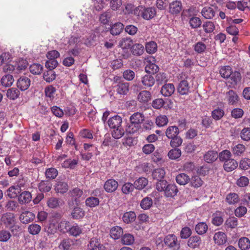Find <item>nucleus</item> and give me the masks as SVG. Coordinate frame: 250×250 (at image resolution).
<instances>
[{"instance_id": "58", "label": "nucleus", "mask_w": 250, "mask_h": 250, "mask_svg": "<svg viewBox=\"0 0 250 250\" xmlns=\"http://www.w3.org/2000/svg\"><path fill=\"white\" fill-rule=\"evenodd\" d=\"M232 149V152L234 155L239 156L245 151L246 147L244 145L238 144L234 146Z\"/></svg>"}, {"instance_id": "35", "label": "nucleus", "mask_w": 250, "mask_h": 250, "mask_svg": "<svg viewBox=\"0 0 250 250\" xmlns=\"http://www.w3.org/2000/svg\"><path fill=\"white\" fill-rule=\"evenodd\" d=\"M131 51L134 55L141 56L144 52V46L140 43H136L132 46Z\"/></svg>"}, {"instance_id": "27", "label": "nucleus", "mask_w": 250, "mask_h": 250, "mask_svg": "<svg viewBox=\"0 0 250 250\" xmlns=\"http://www.w3.org/2000/svg\"><path fill=\"white\" fill-rule=\"evenodd\" d=\"M166 135L168 138L170 139L178 135L179 133V130L178 127L176 126H170L166 129Z\"/></svg>"}, {"instance_id": "62", "label": "nucleus", "mask_w": 250, "mask_h": 250, "mask_svg": "<svg viewBox=\"0 0 250 250\" xmlns=\"http://www.w3.org/2000/svg\"><path fill=\"white\" fill-rule=\"evenodd\" d=\"M225 225L228 228H235L238 225V220L234 217H229L226 221Z\"/></svg>"}, {"instance_id": "49", "label": "nucleus", "mask_w": 250, "mask_h": 250, "mask_svg": "<svg viewBox=\"0 0 250 250\" xmlns=\"http://www.w3.org/2000/svg\"><path fill=\"white\" fill-rule=\"evenodd\" d=\"M237 7L241 11H250V0H241L238 1Z\"/></svg>"}, {"instance_id": "18", "label": "nucleus", "mask_w": 250, "mask_h": 250, "mask_svg": "<svg viewBox=\"0 0 250 250\" xmlns=\"http://www.w3.org/2000/svg\"><path fill=\"white\" fill-rule=\"evenodd\" d=\"M178 92L181 95H187L189 92V86L187 81H182L179 84Z\"/></svg>"}, {"instance_id": "50", "label": "nucleus", "mask_w": 250, "mask_h": 250, "mask_svg": "<svg viewBox=\"0 0 250 250\" xmlns=\"http://www.w3.org/2000/svg\"><path fill=\"white\" fill-rule=\"evenodd\" d=\"M85 205L90 208H94L99 204V199L95 197H89L85 200Z\"/></svg>"}, {"instance_id": "54", "label": "nucleus", "mask_w": 250, "mask_h": 250, "mask_svg": "<svg viewBox=\"0 0 250 250\" xmlns=\"http://www.w3.org/2000/svg\"><path fill=\"white\" fill-rule=\"evenodd\" d=\"M167 155L171 160L177 159L181 155V150L179 148L172 149L168 152Z\"/></svg>"}, {"instance_id": "14", "label": "nucleus", "mask_w": 250, "mask_h": 250, "mask_svg": "<svg viewBox=\"0 0 250 250\" xmlns=\"http://www.w3.org/2000/svg\"><path fill=\"white\" fill-rule=\"evenodd\" d=\"M175 91V87L172 83H166L161 88V92L165 97L171 96Z\"/></svg>"}, {"instance_id": "59", "label": "nucleus", "mask_w": 250, "mask_h": 250, "mask_svg": "<svg viewBox=\"0 0 250 250\" xmlns=\"http://www.w3.org/2000/svg\"><path fill=\"white\" fill-rule=\"evenodd\" d=\"M166 174L165 170L164 168H159L155 169L152 173L153 178L159 180L163 179Z\"/></svg>"}, {"instance_id": "15", "label": "nucleus", "mask_w": 250, "mask_h": 250, "mask_svg": "<svg viewBox=\"0 0 250 250\" xmlns=\"http://www.w3.org/2000/svg\"><path fill=\"white\" fill-rule=\"evenodd\" d=\"M129 84L127 82H121L115 86L116 90L120 95H126L129 91Z\"/></svg>"}, {"instance_id": "60", "label": "nucleus", "mask_w": 250, "mask_h": 250, "mask_svg": "<svg viewBox=\"0 0 250 250\" xmlns=\"http://www.w3.org/2000/svg\"><path fill=\"white\" fill-rule=\"evenodd\" d=\"M203 184V181L198 176H193L190 180L191 186L195 188L201 187Z\"/></svg>"}, {"instance_id": "29", "label": "nucleus", "mask_w": 250, "mask_h": 250, "mask_svg": "<svg viewBox=\"0 0 250 250\" xmlns=\"http://www.w3.org/2000/svg\"><path fill=\"white\" fill-rule=\"evenodd\" d=\"M123 234V230L119 226L113 227L110 232V236L114 239H119Z\"/></svg>"}, {"instance_id": "11", "label": "nucleus", "mask_w": 250, "mask_h": 250, "mask_svg": "<svg viewBox=\"0 0 250 250\" xmlns=\"http://www.w3.org/2000/svg\"><path fill=\"white\" fill-rule=\"evenodd\" d=\"M122 123V118L118 115H115L110 118L107 121L108 126L112 129L121 126Z\"/></svg>"}, {"instance_id": "55", "label": "nucleus", "mask_w": 250, "mask_h": 250, "mask_svg": "<svg viewBox=\"0 0 250 250\" xmlns=\"http://www.w3.org/2000/svg\"><path fill=\"white\" fill-rule=\"evenodd\" d=\"M45 176L47 179H54L58 174V170L53 167L47 168L45 172Z\"/></svg>"}, {"instance_id": "56", "label": "nucleus", "mask_w": 250, "mask_h": 250, "mask_svg": "<svg viewBox=\"0 0 250 250\" xmlns=\"http://www.w3.org/2000/svg\"><path fill=\"white\" fill-rule=\"evenodd\" d=\"M219 158L221 161L224 162V163L227 161L231 160V153L228 150H224L219 153L218 155Z\"/></svg>"}, {"instance_id": "24", "label": "nucleus", "mask_w": 250, "mask_h": 250, "mask_svg": "<svg viewBox=\"0 0 250 250\" xmlns=\"http://www.w3.org/2000/svg\"><path fill=\"white\" fill-rule=\"evenodd\" d=\"M238 167V163L233 159L227 161L224 164V169L228 172L231 171Z\"/></svg>"}, {"instance_id": "17", "label": "nucleus", "mask_w": 250, "mask_h": 250, "mask_svg": "<svg viewBox=\"0 0 250 250\" xmlns=\"http://www.w3.org/2000/svg\"><path fill=\"white\" fill-rule=\"evenodd\" d=\"M201 244V238L197 235L191 237L188 241V246L192 249L198 248Z\"/></svg>"}, {"instance_id": "57", "label": "nucleus", "mask_w": 250, "mask_h": 250, "mask_svg": "<svg viewBox=\"0 0 250 250\" xmlns=\"http://www.w3.org/2000/svg\"><path fill=\"white\" fill-rule=\"evenodd\" d=\"M73 242L71 239L68 238L64 239L61 241L59 248L63 250H69Z\"/></svg>"}, {"instance_id": "2", "label": "nucleus", "mask_w": 250, "mask_h": 250, "mask_svg": "<svg viewBox=\"0 0 250 250\" xmlns=\"http://www.w3.org/2000/svg\"><path fill=\"white\" fill-rule=\"evenodd\" d=\"M156 9L154 7L146 8L139 6L134 9V14L138 17H141L144 19L149 20L152 19L156 15Z\"/></svg>"}, {"instance_id": "13", "label": "nucleus", "mask_w": 250, "mask_h": 250, "mask_svg": "<svg viewBox=\"0 0 250 250\" xmlns=\"http://www.w3.org/2000/svg\"><path fill=\"white\" fill-rule=\"evenodd\" d=\"M89 250H105L104 245L96 238H93L90 240L88 245Z\"/></svg>"}, {"instance_id": "12", "label": "nucleus", "mask_w": 250, "mask_h": 250, "mask_svg": "<svg viewBox=\"0 0 250 250\" xmlns=\"http://www.w3.org/2000/svg\"><path fill=\"white\" fill-rule=\"evenodd\" d=\"M213 241L217 245H222L227 242V236L224 232L218 231L214 235Z\"/></svg>"}, {"instance_id": "63", "label": "nucleus", "mask_w": 250, "mask_h": 250, "mask_svg": "<svg viewBox=\"0 0 250 250\" xmlns=\"http://www.w3.org/2000/svg\"><path fill=\"white\" fill-rule=\"evenodd\" d=\"M152 200L149 197H146L144 198L140 203L141 208L144 209H149L152 205Z\"/></svg>"}, {"instance_id": "3", "label": "nucleus", "mask_w": 250, "mask_h": 250, "mask_svg": "<svg viewBox=\"0 0 250 250\" xmlns=\"http://www.w3.org/2000/svg\"><path fill=\"white\" fill-rule=\"evenodd\" d=\"M132 44V40L130 38H124L120 41L119 46L122 48L124 52L122 55L125 59H127L130 56L129 49H131L133 45Z\"/></svg>"}, {"instance_id": "42", "label": "nucleus", "mask_w": 250, "mask_h": 250, "mask_svg": "<svg viewBox=\"0 0 250 250\" xmlns=\"http://www.w3.org/2000/svg\"><path fill=\"white\" fill-rule=\"evenodd\" d=\"M68 189V186L66 183L59 181L57 182L55 187L56 192L61 193H65Z\"/></svg>"}, {"instance_id": "25", "label": "nucleus", "mask_w": 250, "mask_h": 250, "mask_svg": "<svg viewBox=\"0 0 250 250\" xmlns=\"http://www.w3.org/2000/svg\"><path fill=\"white\" fill-rule=\"evenodd\" d=\"M151 97V94L149 91L144 90L138 94V100L141 103H146L150 100Z\"/></svg>"}, {"instance_id": "40", "label": "nucleus", "mask_w": 250, "mask_h": 250, "mask_svg": "<svg viewBox=\"0 0 250 250\" xmlns=\"http://www.w3.org/2000/svg\"><path fill=\"white\" fill-rule=\"evenodd\" d=\"M147 184L148 180L144 177L139 178L134 183L135 188L138 189H142L144 188Z\"/></svg>"}, {"instance_id": "19", "label": "nucleus", "mask_w": 250, "mask_h": 250, "mask_svg": "<svg viewBox=\"0 0 250 250\" xmlns=\"http://www.w3.org/2000/svg\"><path fill=\"white\" fill-rule=\"evenodd\" d=\"M82 231L83 228L82 226H80L77 224H75L73 225H71L67 233H68L70 235L77 237L82 234Z\"/></svg>"}, {"instance_id": "6", "label": "nucleus", "mask_w": 250, "mask_h": 250, "mask_svg": "<svg viewBox=\"0 0 250 250\" xmlns=\"http://www.w3.org/2000/svg\"><path fill=\"white\" fill-rule=\"evenodd\" d=\"M226 99L229 105H235L239 101V97L236 92L230 90L226 94Z\"/></svg>"}, {"instance_id": "1", "label": "nucleus", "mask_w": 250, "mask_h": 250, "mask_svg": "<svg viewBox=\"0 0 250 250\" xmlns=\"http://www.w3.org/2000/svg\"><path fill=\"white\" fill-rule=\"evenodd\" d=\"M156 188L159 191H164L165 196L167 197L175 196L178 191L175 184H168L165 180H159L156 185Z\"/></svg>"}, {"instance_id": "9", "label": "nucleus", "mask_w": 250, "mask_h": 250, "mask_svg": "<svg viewBox=\"0 0 250 250\" xmlns=\"http://www.w3.org/2000/svg\"><path fill=\"white\" fill-rule=\"evenodd\" d=\"M118 183L113 179L107 180L104 183V188L107 192L115 191L118 188Z\"/></svg>"}, {"instance_id": "28", "label": "nucleus", "mask_w": 250, "mask_h": 250, "mask_svg": "<svg viewBox=\"0 0 250 250\" xmlns=\"http://www.w3.org/2000/svg\"><path fill=\"white\" fill-rule=\"evenodd\" d=\"M83 191L78 188H75L69 192L70 196L75 200L77 204L80 203V199L83 195Z\"/></svg>"}, {"instance_id": "20", "label": "nucleus", "mask_w": 250, "mask_h": 250, "mask_svg": "<svg viewBox=\"0 0 250 250\" xmlns=\"http://www.w3.org/2000/svg\"><path fill=\"white\" fill-rule=\"evenodd\" d=\"M215 11L212 7L206 6L201 11L202 16L207 19H212L215 15Z\"/></svg>"}, {"instance_id": "4", "label": "nucleus", "mask_w": 250, "mask_h": 250, "mask_svg": "<svg viewBox=\"0 0 250 250\" xmlns=\"http://www.w3.org/2000/svg\"><path fill=\"white\" fill-rule=\"evenodd\" d=\"M1 221L6 227L11 228L15 223L14 214L10 212L4 213L1 216Z\"/></svg>"}, {"instance_id": "34", "label": "nucleus", "mask_w": 250, "mask_h": 250, "mask_svg": "<svg viewBox=\"0 0 250 250\" xmlns=\"http://www.w3.org/2000/svg\"><path fill=\"white\" fill-rule=\"evenodd\" d=\"M142 83L146 87L152 86L155 83V79L150 75H146L142 78Z\"/></svg>"}, {"instance_id": "47", "label": "nucleus", "mask_w": 250, "mask_h": 250, "mask_svg": "<svg viewBox=\"0 0 250 250\" xmlns=\"http://www.w3.org/2000/svg\"><path fill=\"white\" fill-rule=\"evenodd\" d=\"M136 214L133 211L125 212L123 216V220L125 223H129L135 220Z\"/></svg>"}, {"instance_id": "64", "label": "nucleus", "mask_w": 250, "mask_h": 250, "mask_svg": "<svg viewBox=\"0 0 250 250\" xmlns=\"http://www.w3.org/2000/svg\"><path fill=\"white\" fill-rule=\"evenodd\" d=\"M56 75L52 70H48L43 74V79L47 83H50L56 78Z\"/></svg>"}, {"instance_id": "39", "label": "nucleus", "mask_w": 250, "mask_h": 250, "mask_svg": "<svg viewBox=\"0 0 250 250\" xmlns=\"http://www.w3.org/2000/svg\"><path fill=\"white\" fill-rule=\"evenodd\" d=\"M194 50L198 54L205 52L207 48V45L202 42H198L193 46Z\"/></svg>"}, {"instance_id": "5", "label": "nucleus", "mask_w": 250, "mask_h": 250, "mask_svg": "<svg viewBox=\"0 0 250 250\" xmlns=\"http://www.w3.org/2000/svg\"><path fill=\"white\" fill-rule=\"evenodd\" d=\"M228 79V83H230L229 86L234 87L241 82V74L238 71L232 72Z\"/></svg>"}, {"instance_id": "43", "label": "nucleus", "mask_w": 250, "mask_h": 250, "mask_svg": "<svg viewBox=\"0 0 250 250\" xmlns=\"http://www.w3.org/2000/svg\"><path fill=\"white\" fill-rule=\"evenodd\" d=\"M52 184L48 181H42L38 185L39 190L42 192H48L51 188Z\"/></svg>"}, {"instance_id": "10", "label": "nucleus", "mask_w": 250, "mask_h": 250, "mask_svg": "<svg viewBox=\"0 0 250 250\" xmlns=\"http://www.w3.org/2000/svg\"><path fill=\"white\" fill-rule=\"evenodd\" d=\"M164 242L166 246L170 248L175 249L177 247V239L174 234H169L164 239Z\"/></svg>"}, {"instance_id": "23", "label": "nucleus", "mask_w": 250, "mask_h": 250, "mask_svg": "<svg viewBox=\"0 0 250 250\" xmlns=\"http://www.w3.org/2000/svg\"><path fill=\"white\" fill-rule=\"evenodd\" d=\"M144 120V116L142 113L136 112L132 115L130 117V121L136 125H140Z\"/></svg>"}, {"instance_id": "41", "label": "nucleus", "mask_w": 250, "mask_h": 250, "mask_svg": "<svg viewBox=\"0 0 250 250\" xmlns=\"http://www.w3.org/2000/svg\"><path fill=\"white\" fill-rule=\"evenodd\" d=\"M168 119L167 116L164 115H160L157 116L155 120V123L159 127H163L167 124Z\"/></svg>"}, {"instance_id": "37", "label": "nucleus", "mask_w": 250, "mask_h": 250, "mask_svg": "<svg viewBox=\"0 0 250 250\" xmlns=\"http://www.w3.org/2000/svg\"><path fill=\"white\" fill-rule=\"evenodd\" d=\"M158 66L151 62H147L145 67V71L147 73L154 74L159 71Z\"/></svg>"}, {"instance_id": "21", "label": "nucleus", "mask_w": 250, "mask_h": 250, "mask_svg": "<svg viewBox=\"0 0 250 250\" xmlns=\"http://www.w3.org/2000/svg\"><path fill=\"white\" fill-rule=\"evenodd\" d=\"M16 73H19L25 70L28 66L27 61L23 59H19L15 62Z\"/></svg>"}, {"instance_id": "38", "label": "nucleus", "mask_w": 250, "mask_h": 250, "mask_svg": "<svg viewBox=\"0 0 250 250\" xmlns=\"http://www.w3.org/2000/svg\"><path fill=\"white\" fill-rule=\"evenodd\" d=\"M189 176L185 173H180L176 177V181L177 183L180 185H185L189 181Z\"/></svg>"}, {"instance_id": "36", "label": "nucleus", "mask_w": 250, "mask_h": 250, "mask_svg": "<svg viewBox=\"0 0 250 250\" xmlns=\"http://www.w3.org/2000/svg\"><path fill=\"white\" fill-rule=\"evenodd\" d=\"M238 245L241 250H247L250 248V240L247 237H242L239 240Z\"/></svg>"}, {"instance_id": "48", "label": "nucleus", "mask_w": 250, "mask_h": 250, "mask_svg": "<svg viewBox=\"0 0 250 250\" xmlns=\"http://www.w3.org/2000/svg\"><path fill=\"white\" fill-rule=\"evenodd\" d=\"M232 72L231 68L229 66H224L220 69V74L221 77L225 79H228Z\"/></svg>"}, {"instance_id": "26", "label": "nucleus", "mask_w": 250, "mask_h": 250, "mask_svg": "<svg viewBox=\"0 0 250 250\" xmlns=\"http://www.w3.org/2000/svg\"><path fill=\"white\" fill-rule=\"evenodd\" d=\"M239 197L236 193H229L226 195V201L229 205H234L237 204L239 202Z\"/></svg>"}, {"instance_id": "46", "label": "nucleus", "mask_w": 250, "mask_h": 250, "mask_svg": "<svg viewBox=\"0 0 250 250\" xmlns=\"http://www.w3.org/2000/svg\"><path fill=\"white\" fill-rule=\"evenodd\" d=\"M208 229V225L205 222H200L195 226V230L196 232L200 235L205 233Z\"/></svg>"}, {"instance_id": "44", "label": "nucleus", "mask_w": 250, "mask_h": 250, "mask_svg": "<svg viewBox=\"0 0 250 250\" xmlns=\"http://www.w3.org/2000/svg\"><path fill=\"white\" fill-rule=\"evenodd\" d=\"M14 82L13 76L11 75H5L1 79V84L5 87L10 86Z\"/></svg>"}, {"instance_id": "52", "label": "nucleus", "mask_w": 250, "mask_h": 250, "mask_svg": "<svg viewBox=\"0 0 250 250\" xmlns=\"http://www.w3.org/2000/svg\"><path fill=\"white\" fill-rule=\"evenodd\" d=\"M146 51L149 54H153L157 50V43L153 41L148 42L146 44Z\"/></svg>"}, {"instance_id": "16", "label": "nucleus", "mask_w": 250, "mask_h": 250, "mask_svg": "<svg viewBox=\"0 0 250 250\" xmlns=\"http://www.w3.org/2000/svg\"><path fill=\"white\" fill-rule=\"evenodd\" d=\"M31 194L27 191H23L18 197V201L21 204H27L31 201Z\"/></svg>"}, {"instance_id": "31", "label": "nucleus", "mask_w": 250, "mask_h": 250, "mask_svg": "<svg viewBox=\"0 0 250 250\" xmlns=\"http://www.w3.org/2000/svg\"><path fill=\"white\" fill-rule=\"evenodd\" d=\"M217 158V152L214 150L208 151L204 155V160L208 163L214 162Z\"/></svg>"}, {"instance_id": "8", "label": "nucleus", "mask_w": 250, "mask_h": 250, "mask_svg": "<svg viewBox=\"0 0 250 250\" xmlns=\"http://www.w3.org/2000/svg\"><path fill=\"white\" fill-rule=\"evenodd\" d=\"M30 84V79L26 76L20 77L17 82L18 87L22 91L27 89Z\"/></svg>"}, {"instance_id": "30", "label": "nucleus", "mask_w": 250, "mask_h": 250, "mask_svg": "<svg viewBox=\"0 0 250 250\" xmlns=\"http://www.w3.org/2000/svg\"><path fill=\"white\" fill-rule=\"evenodd\" d=\"M71 225L69 221L62 220L58 225V229L63 233L68 232Z\"/></svg>"}, {"instance_id": "61", "label": "nucleus", "mask_w": 250, "mask_h": 250, "mask_svg": "<svg viewBox=\"0 0 250 250\" xmlns=\"http://www.w3.org/2000/svg\"><path fill=\"white\" fill-rule=\"evenodd\" d=\"M113 129L112 135L115 139H118L121 138L125 133L124 129L122 126L118 128H113Z\"/></svg>"}, {"instance_id": "32", "label": "nucleus", "mask_w": 250, "mask_h": 250, "mask_svg": "<svg viewBox=\"0 0 250 250\" xmlns=\"http://www.w3.org/2000/svg\"><path fill=\"white\" fill-rule=\"evenodd\" d=\"M71 215L73 219L78 220L84 217L85 212L83 208L80 207H76L73 209Z\"/></svg>"}, {"instance_id": "51", "label": "nucleus", "mask_w": 250, "mask_h": 250, "mask_svg": "<svg viewBox=\"0 0 250 250\" xmlns=\"http://www.w3.org/2000/svg\"><path fill=\"white\" fill-rule=\"evenodd\" d=\"M20 94L19 90L16 88H11L7 90L6 95L7 97L11 100H15Z\"/></svg>"}, {"instance_id": "33", "label": "nucleus", "mask_w": 250, "mask_h": 250, "mask_svg": "<svg viewBox=\"0 0 250 250\" xmlns=\"http://www.w3.org/2000/svg\"><path fill=\"white\" fill-rule=\"evenodd\" d=\"M124 25L121 22H117L111 27L110 33L113 35H119L123 31Z\"/></svg>"}, {"instance_id": "53", "label": "nucleus", "mask_w": 250, "mask_h": 250, "mask_svg": "<svg viewBox=\"0 0 250 250\" xmlns=\"http://www.w3.org/2000/svg\"><path fill=\"white\" fill-rule=\"evenodd\" d=\"M30 71L34 75L40 74L43 69V66L39 63H33L30 66Z\"/></svg>"}, {"instance_id": "45", "label": "nucleus", "mask_w": 250, "mask_h": 250, "mask_svg": "<svg viewBox=\"0 0 250 250\" xmlns=\"http://www.w3.org/2000/svg\"><path fill=\"white\" fill-rule=\"evenodd\" d=\"M28 232L33 235L38 234L41 230V226L37 224L33 223L28 227Z\"/></svg>"}, {"instance_id": "7", "label": "nucleus", "mask_w": 250, "mask_h": 250, "mask_svg": "<svg viewBox=\"0 0 250 250\" xmlns=\"http://www.w3.org/2000/svg\"><path fill=\"white\" fill-rule=\"evenodd\" d=\"M35 218V215L29 211H23L20 215V220L23 224H28L32 222Z\"/></svg>"}, {"instance_id": "22", "label": "nucleus", "mask_w": 250, "mask_h": 250, "mask_svg": "<svg viewBox=\"0 0 250 250\" xmlns=\"http://www.w3.org/2000/svg\"><path fill=\"white\" fill-rule=\"evenodd\" d=\"M181 3L178 1H175L170 3L169 12L172 14H176L181 11Z\"/></svg>"}]
</instances>
